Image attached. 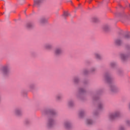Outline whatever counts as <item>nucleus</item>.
<instances>
[{
	"label": "nucleus",
	"mask_w": 130,
	"mask_h": 130,
	"mask_svg": "<svg viewBox=\"0 0 130 130\" xmlns=\"http://www.w3.org/2000/svg\"><path fill=\"white\" fill-rule=\"evenodd\" d=\"M121 130H123L122 129H121Z\"/></svg>",
	"instance_id": "nucleus-23"
},
{
	"label": "nucleus",
	"mask_w": 130,
	"mask_h": 130,
	"mask_svg": "<svg viewBox=\"0 0 130 130\" xmlns=\"http://www.w3.org/2000/svg\"><path fill=\"white\" fill-rule=\"evenodd\" d=\"M63 16H64V17H68V16H69V12H64V13L63 14Z\"/></svg>",
	"instance_id": "nucleus-9"
},
{
	"label": "nucleus",
	"mask_w": 130,
	"mask_h": 130,
	"mask_svg": "<svg viewBox=\"0 0 130 130\" xmlns=\"http://www.w3.org/2000/svg\"><path fill=\"white\" fill-rule=\"evenodd\" d=\"M119 116V113L118 112H116L114 114H111L109 115V117L111 119H114L115 117H118Z\"/></svg>",
	"instance_id": "nucleus-1"
},
{
	"label": "nucleus",
	"mask_w": 130,
	"mask_h": 130,
	"mask_svg": "<svg viewBox=\"0 0 130 130\" xmlns=\"http://www.w3.org/2000/svg\"><path fill=\"white\" fill-rule=\"evenodd\" d=\"M115 44L117 45H120V44H121V41H120V40H116L115 41Z\"/></svg>",
	"instance_id": "nucleus-6"
},
{
	"label": "nucleus",
	"mask_w": 130,
	"mask_h": 130,
	"mask_svg": "<svg viewBox=\"0 0 130 130\" xmlns=\"http://www.w3.org/2000/svg\"><path fill=\"white\" fill-rule=\"evenodd\" d=\"M20 112H21L20 111V110H16V114L17 115H20Z\"/></svg>",
	"instance_id": "nucleus-14"
},
{
	"label": "nucleus",
	"mask_w": 130,
	"mask_h": 130,
	"mask_svg": "<svg viewBox=\"0 0 130 130\" xmlns=\"http://www.w3.org/2000/svg\"><path fill=\"white\" fill-rule=\"evenodd\" d=\"M41 22L42 23H45V22H46V20H45V19H42Z\"/></svg>",
	"instance_id": "nucleus-18"
},
{
	"label": "nucleus",
	"mask_w": 130,
	"mask_h": 130,
	"mask_svg": "<svg viewBox=\"0 0 130 130\" xmlns=\"http://www.w3.org/2000/svg\"><path fill=\"white\" fill-rule=\"evenodd\" d=\"M106 79L107 81H108V82H109V81L111 80V78H110V77H109V76H108L106 78Z\"/></svg>",
	"instance_id": "nucleus-13"
},
{
	"label": "nucleus",
	"mask_w": 130,
	"mask_h": 130,
	"mask_svg": "<svg viewBox=\"0 0 130 130\" xmlns=\"http://www.w3.org/2000/svg\"><path fill=\"white\" fill-rule=\"evenodd\" d=\"M86 122L87 124H92L93 121H92V120L88 119L87 120Z\"/></svg>",
	"instance_id": "nucleus-8"
},
{
	"label": "nucleus",
	"mask_w": 130,
	"mask_h": 130,
	"mask_svg": "<svg viewBox=\"0 0 130 130\" xmlns=\"http://www.w3.org/2000/svg\"><path fill=\"white\" fill-rule=\"evenodd\" d=\"M31 26H32V24H31V23H28L27 25V28H31Z\"/></svg>",
	"instance_id": "nucleus-15"
},
{
	"label": "nucleus",
	"mask_w": 130,
	"mask_h": 130,
	"mask_svg": "<svg viewBox=\"0 0 130 130\" xmlns=\"http://www.w3.org/2000/svg\"><path fill=\"white\" fill-rule=\"evenodd\" d=\"M127 122H128V123H129V121H128Z\"/></svg>",
	"instance_id": "nucleus-22"
},
{
	"label": "nucleus",
	"mask_w": 130,
	"mask_h": 130,
	"mask_svg": "<svg viewBox=\"0 0 130 130\" xmlns=\"http://www.w3.org/2000/svg\"><path fill=\"white\" fill-rule=\"evenodd\" d=\"M125 38H129L130 37V35L129 34H127L126 36H125Z\"/></svg>",
	"instance_id": "nucleus-17"
},
{
	"label": "nucleus",
	"mask_w": 130,
	"mask_h": 130,
	"mask_svg": "<svg viewBox=\"0 0 130 130\" xmlns=\"http://www.w3.org/2000/svg\"><path fill=\"white\" fill-rule=\"evenodd\" d=\"M3 72L5 75L9 74L10 72V69H9V66H5L3 68Z\"/></svg>",
	"instance_id": "nucleus-2"
},
{
	"label": "nucleus",
	"mask_w": 130,
	"mask_h": 130,
	"mask_svg": "<svg viewBox=\"0 0 130 130\" xmlns=\"http://www.w3.org/2000/svg\"><path fill=\"white\" fill-rule=\"evenodd\" d=\"M53 124V120L52 119H50L49 120L48 125L49 126H51Z\"/></svg>",
	"instance_id": "nucleus-5"
},
{
	"label": "nucleus",
	"mask_w": 130,
	"mask_h": 130,
	"mask_svg": "<svg viewBox=\"0 0 130 130\" xmlns=\"http://www.w3.org/2000/svg\"><path fill=\"white\" fill-rule=\"evenodd\" d=\"M55 54H60L61 53V50L60 49H57L55 50Z\"/></svg>",
	"instance_id": "nucleus-4"
},
{
	"label": "nucleus",
	"mask_w": 130,
	"mask_h": 130,
	"mask_svg": "<svg viewBox=\"0 0 130 130\" xmlns=\"http://www.w3.org/2000/svg\"><path fill=\"white\" fill-rule=\"evenodd\" d=\"M41 2H42V0H35V6L39 5Z\"/></svg>",
	"instance_id": "nucleus-3"
},
{
	"label": "nucleus",
	"mask_w": 130,
	"mask_h": 130,
	"mask_svg": "<svg viewBox=\"0 0 130 130\" xmlns=\"http://www.w3.org/2000/svg\"><path fill=\"white\" fill-rule=\"evenodd\" d=\"M99 107H100V108H101V107H102V105H100L99 106Z\"/></svg>",
	"instance_id": "nucleus-20"
},
{
	"label": "nucleus",
	"mask_w": 130,
	"mask_h": 130,
	"mask_svg": "<svg viewBox=\"0 0 130 130\" xmlns=\"http://www.w3.org/2000/svg\"><path fill=\"white\" fill-rule=\"evenodd\" d=\"M64 125L66 126V127H67V128H69V127H70V126H71V124L69 122H66L64 123Z\"/></svg>",
	"instance_id": "nucleus-7"
},
{
	"label": "nucleus",
	"mask_w": 130,
	"mask_h": 130,
	"mask_svg": "<svg viewBox=\"0 0 130 130\" xmlns=\"http://www.w3.org/2000/svg\"><path fill=\"white\" fill-rule=\"evenodd\" d=\"M83 115H84V112L83 111H81L79 112V116L80 117H82V116H83Z\"/></svg>",
	"instance_id": "nucleus-11"
},
{
	"label": "nucleus",
	"mask_w": 130,
	"mask_h": 130,
	"mask_svg": "<svg viewBox=\"0 0 130 130\" xmlns=\"http://www.w3.org/2000/svg\"><path fill=\"white\" fill-rule=\"evenodd\" d=\"M95 57L96 58H100V55H99L98 54H95Z\"/></svg>",
	"instance_id": "nucleus-16"
},
{
	"label": "nucleus",
	"mask_w": 130,
	"mask_h": 130,
	"mask_svg": "<svg viewBox=\"0 0 130 130\" xmlns=\"http://www.w3.org/2000/svg\"><path fill=\"white\" fill-rule=\"evenodd\" d=\"M69 105L70 106H72V105H73V102H70L69 103Z\"/></svg>",
	"instance_id": "nucleus-19"
},
{
	"label": "nucleus",
	"mask_w": 130,
	"mask_h": 130,
	"mask_svg": "<svg viewBox=\"0 0 130 130\" xmlns=\"http://www.w3.org/2000/svg\"><path fill=\"white\" fill-rule=\"evenodd\" d=\"M51 47V46L50 45H47L46 46V48L47 49H50Z\"/></svg>",
	"instance_id": "nucleus-12"
},
{
	"label": "nucleus",
	"mask_w": 130,
	"mask_h": 130,
	"mask_svg": "<svg viewBox=\"0 0 130 130\" xmlns=\"http://www.w3.org/2000/svg\"><path fill=\"white\" fill-rule=\"evenodd\" d=\"M121 58H122V59H125V58H126V56H125V55L124 54H121Z\"/></svg>",
	"instance_id": "nucleus-10"
},
{
	"label": "nucleus",
	"mask_w": 130,
	"mask_h": 130,
	"mask_svg": "<svg viewBox=\"0 0 130 130\" xmlns=\"http://www.w3.org/2000/svg\"><path fill=\"white\" fill-rule=\"evenodd\" d=\"M52 114H54V111L53 112Z\"/></svg>",
	"instance_id": "nucleus-21"
}]
</instances>
